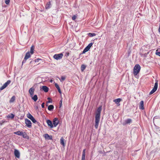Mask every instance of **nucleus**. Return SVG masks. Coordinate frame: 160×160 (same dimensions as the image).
Segmentation results:
<instances>
[{
  "label": "nucleus",
  "mask_w": 160,
  "mask_h": 160,
  "mask_svg": "<svg viewBox=\"0 0 160 160\" xmlns=\"http://www.w3.org/2000/svg\"><path fill=\"white\" fill-rule=\"evenodd\" d=\"M102 109V106L99 107L97 110L95 115V127L96 129L98 128L99 123L100 120V113Z\"/></svg>",
  "instance_id": "obj_1"
},
{
  "label": "nucleus",
  "mask_w": 160,
  "mask_h": 160,
  "mask_svg": "<svg viewBox=\"0 0 160 160\" xmlns=\"http://www.w3.org/2000/svg\"><path fill=\"white\" fill-rule=\"evenodd\" d=\"M140 66L138 64L135 65L133 68V74L134 76H136L140 71Z\"/></svg>",
  "instance_id": "obj_2"
},
{
  "label": "nucleus",
  "mask_w": 160,
  "mask_h": 160,
  "mask_svg": "<svg viewBox=\"0 0 160 160\" xmlns=\"http://www.w3.org/2000/svg\"><path fill=\"white\" fill-rule=\"evenodd\" d=\"M158 87V81H156V82L155 83L154 87L149 92V94L151 95L154 92H155L157 89Z\"/></svg>",
  "instance_id": "obj_3"
},
{
  "label": "nucleus",
  "mask_w": 160,
  "mask_h": 160,
  "mask_svg": "<svg viewBox=\"0 0 160 160\" xmlns=\"http://www.w3.org/2000/svg\"><path fill=\"white\" fill-rule=\"evenodd\" d=\"M31 55L30 54V53L29 52H28L26 53L25 57L24 58L23 60L22 61V65L23 63H25L28 59L31 57Z\"/></svg>",
  "instance_id": "obj_4"
},
{
  "label": "nucleus",
  "mask_w": 160,
  "mask_h": 160,
  "mask_svg": "<svg viewBox=\"0 0 160 160\" xmlns=\"http://www.w3.org/2000/svg\"><path fill=\"white\" fill-rule=\"evenodd\" d=\"M93 43H89L88 45L82 51V53H85L86 52H88L90 49Z\"/></svg>",
  "instance_id": "obj_5"
},
{
  "label": "nucleus",
  "mask_w": 160,
  "mask_h": 160,
  "mask_svg": "<svg viewBox=\"0 0 160 160\" xmlns=\"http://www.w3.org/2000/svg\"><path fill=\"white\" fill-rule=\"evenodd\" d=\"M63 56V54L62 53L58 54H55L53 56V58L55 59L58 60L61 59Z\"/></svg>",
  "instance_id": "obj_6"
},
{
  "label": "nucleus",
  "mask_w": 160,
  "mask_h": 160,
  "mask_svg": "<svg viewBox=\"0 0 160 160\" xmlns=\"http://www.w3.org/2000/svg\"><path fill=\"white\" fill-rule=\"evenodd\" d=\"M11 81L10 80H8L3 85L0 87V89L2 90L5 88L9 84H10Z\"/></svg>",
  "instance_id": "obj_7"
},
{
  "label": "nucleus",
  "mask_w": 160,
  "mask_h": 160,
  "mask_svg": "<svg viewBox=\"0 0 160 160\" xmlns=\"http://www.w3.org/2000/svg\"><path fill=\"white\" fill-rule=\"evenodd\" d=\"M25 124L28 128H30L32 127V123L31 121L28 119H25Z\"/></svg>",
  "instance_id": "obj_8"
},
{
  "label": "nucleus",
  "mask_w": 160,
  "mask_h": 160,
  "mask_svg": "<svg viewBox=\"0 0 160 160\" xmlns=\"http://www.w3.org/2000/svg\"><path fill=\"white\" fill-rule=\"evenodd\" d=\"M52 122L53 126L56 127L58 125L59 123V120H58V118H54L53 119Z\"/></svg>",
  "instance_id": "obj_9"
},
{
  "label": "nucleus",
  "mask_w": 160,
  "mask_h": 160,
  "mask_svg": "<svg viewBox=\"0 0 160 160\" xmlns=\"http://www.w3.org/2000/svg\"><path fill=\"white\" fill-rule=\"evenodd\" d=\"M122 99L120 98H118L113 100V101L117 105V106H119L120 105V102L122 101Z\"/></svg>",
  "instance_id": "obj_10"
},
{
  "label": "nucleus",
  "mask_w": 160,
  "mask_h": 160,
  "mask_svg": "<svg viewBox=\"0 0 160 160\" xmlns=\"http://www.w3.org/2000/svg\"><path fill=\"white\" fill-rule=\"evenodd\" d=\"M34 91L35 89L33 87H32L29 89V92L31 97H32L33 96Z\"/></svg>",
  "instance_id": "obj_11"
},
{
  "label": "nucleus",
  "mask_w": 160,
  "mask_h": 160,
  "mask_svg": "<svg viewBox=\"0 0 160 160\" xmlns=\"http://www.w3.org/2000/svg\"><path fill=\"white\" fill-rule=\"evenodd\" d=\"M14 154L15 156L18 158H19L20 157V154L18 150L15 149L14 151Z\"/></svg>",
  "instance_id": "obj_12"
},
{
  "label": "nucleus",
  "mask_w": 160,
  "mask_h": 160,
  "mask_svg": "<svg viewBox=\"0 0 160 160\" xmlns=\"http://www.w3.org/2000/svg\"><path fill=\"white\" fill-rule=\"evenodd\" d=\"M139 108L142 110H143L144 109V102L143 101H141L140 102L139 105Z\"/></svg>",
  "instance_id": "obj_13"
},
{
  "label": "nucleus",
  "mask_w": 160,
  "mask_h": 160,
  "mask_svg": "<svg viewBox=\"0 0 160 160\" xmlns=\"http://www.w3.org/2000/svg\"><path fill=\"white\" fill-rule=\"evenodd\" d=\"M47 123L49 126L50 127V128H52L53 127V125L52 122L49 120H48L46 121Z\"/></svg>",
  "instance_id": "obj_14"
},
{
  "label": "nucleus",
  "mask_w": 160,
  "mask_h": 160,
  "mask_svg": "<svg viewBox=\"0 0 160 160\" xmlns=\"http://www.w3.org/2000/svg\"><path fill=\"white\" fill-rule=\"evenodd\" d=\"M85 149L83 150L82 151V157L81 160H85Z\"/></svg>",
  "instance_id": "obj_15"
},
{
  "label": "nucleus",
  "mask_w": 160,
  "mask_h": 160,
  "mask_svg": "<svg viewBox=\"0 0 160 160\" xmlns=\"http://www.w3.org/2000/svg\"><path fill=\"white\" fill-rule=\"evenodd\" d=\"M42 89L45 92H47L48 91V87L45 86H43L42 87Z\"/></svg>",
  "instance_id": "obj_16"
},
{
  "label": "nucleus",
  "mask_w": 160,
  "mask_h": 160,
  "mask_svg": "<svg viewBox=\"0 0 160 160\" xmlns=\"http://www.w3.org/2000/svg\"><path fill=\"white\" fill-rule=\"evenodd\" d=\"M44 136L46 139H47L48 140H51L52 139V136H50L48 134H45Z\"/></svg>",
  "instance_id": "obj_17"
},
{
  "label": "nucleus",
  "mask_w": 160,
  "mask_h": 160,
  "mask_svg": "<svg viewBox=\"0 0 160 160\" xmlns=\"http://www.w3.org/2000/svg\"><path fill=\"white\" fill-rule=\"evenodd\" d=\"M21 136L25 138H28V136L25 132H23Z\"/></svg>",
  "instance_id": "obj_18"
},
{
  "label": "nucleus",
  "mask_w": 160,
  "mask_h": 160,
  "mask_svg": "<svg viewBox=\"0 0 160 160\" xmlns=\"http://www.w3.org/2000/svg\"><path fill=\"white\" fill-rule=\"evenodd\" d=\"M55 86L56 87V88L57 89L59 93H61V92L60 88L59 85H58V84L57 83H55Z\"/></svg>",
  "instance_id": "obj_19"
},
{
  "label": "nucleus",
  "mask_w": 160,
  "mask_h": 160,
  "mask_svg": "<svg viewBox=\"0 0 160 160\" xmlns=\"http://www.w3.org/2000/svg\"><path fill=\"white\" fill-rule=\"evenodd\" d=\"M54 108V106L52 105H49L48 107V109L50 111H52Z\"/></svg>",
  "instance_id": "obj_20"
},
{
  "label": "nucleus",
  "mask_w": 160,
  "mask_h": 160,
  "mask_svg": "<svg viewBox=\"0 0 160 160\" xmlns=\"http://www.w3.org/2000/svg\"><path fill=\"white\" fill-rule=\"evenodd\" d=\"M15 97L14 96H13L10 99L9 101V102L12 103L15 100Z\"/></svg>",
  "instance_id": "obj_21"
},
{
  "label": "nucleus",
  "mask_w": 160,
  "mask_h": 160,
  "mask_svg": "<svg viewBox=\"0 0 160 160\" xmlns=\"http://www.w3.org/2000/svg\"><path fill=\"white\" fill-rule=\"evenodd\" d=\"M22 132H22V131H18L17 132H14V133L15 134H16V135L21 136L22 134Z\"/></svg>",
  "instance_id": "obj_22"
},
{
  "label": "nucleus",
  "mask_w": 160,
  "mask_h": 160,
  "mask_svg": "<svg viewBox=\"0 0 160 160\" xmlns=\"http://www.w3.org/2000/svg\"><path fill=\"white\" fill-rule=\"evenodd\" d=\"M60 143L63 146H65V143L64 141V139L63 137H61L60 139Z\"/></svg>",
  "instance_id": "obj_23"
},
{
  "label": "nucleus",
  "mask_w": 160,
  "mask_h": 160,
  "mask_svg": "<svg viewBox=\"0 0 160 160\" xmlns=\"http://www.w3.org/2000/svg\"><path fill=\"white\" fill-rule=\"evenodd\" d=\"M14 116L15 115L14 114L12 113H11L7 116V117L9 118L13 119L14 117Z\"/></svg>",
  "instance_id": "obj_24"
},
{
  "label": "nucleus",
  "mask_w": 160,
  "mask_h": 160,
  "mask_svg": "<svg viewBox=\"0 0 160 160\" xmlns=\"http://www.w3.org/2000/svg\"><path fill=\"white\" fill-rule=\"evenodd\" d=\"M34 46H32L30 48V53L31 54H32L34 53Z\"/></svg>",
  "instance_id": "obj_25"
},
{
  "label": "nucleus",
  "mask_w": 160,
  "mask_h": 160,
  "mask_svg": "<svg viewBox=\"0 0 160 160\" xmlns=\"http://www.w3.org/2000/svg\"><path fill=\"white\" fill-rule=\"evenodd\" d=\"M86 66L84 64H82L81 66V71L83 72V71L85 69Z\"/></svg>",
  "instance_id": "obj_26"
},
{
  "label": "nucleus",
  "mask_w": 160,
  "mask_h": 160,
  "mask_svg": "<svg viewBox=\"0 0 160 160\" xmlns=\"http://www.w3.org/2000/svg\"><path fill=\"white\" fill-rule=\"evenodd\" d=\"M32 99H33L35 102L36 101L38 98L37 96L36 95H34L33 97L32 96Z\"/></svg>",
  "instance_id": "obj_27"
},
{
  "label": "nucleus",
  "mask_w": 160,
  "mask_h": 160,
  "mask_svg": "<svg viewBox=\"0 0 160 160\" xmlns=\"http://www.w3.org/2000/svg\"><path fill=\"white\" fill-rule=\"evenodd\" d=\"M51 5L50 2H48L46 5L45 6L46 8V9H49L50 8V6Z\"/></svg>",
  "instance_id": "obj_28"
},
{
  "label": "nucleus",
  "mask_w": 160,
  "mask_h": 160,
  "mask_svg": "<svg viewBox=\"0 0 160 160\" xmlns=\"http://www.w3.org/2000/svg\"><path fill=\"white\" fill-rule=\"evenodd\" d=\"M27 115L28 118L30 120H31L33 117L32 116L30 113H29Z\"/></svg>",
  "instance_id": "obj_29"
},
{
  "label": "nucleus",
  "mask_w": 160,
  "mask_h": 160,
  "mask_svg": "<svg viewBox=\"0 0 160 160\" xmlns=\"http://www.w3.org/2000/svg\"><path fill=\"white\" fill-rule=\"evenodd\" d=\"M132 122V120L131 119H128L126 121V123L127 124H128L131 123Z\"/></svg>",
  "instance_id": "obj_30"
},
{
  "label": "nucleus",
  "mask_w": 160,
  "mask_h": 160,
  "mask_svg": "<svg viewBox=\"0 0 160 160\" xmlns=\"http://www.w3.org/2000/svg\"><path fill=\"white\" fill-rule=\"evenodd\" d=\"M77 15H73L72 18V19L73 20H75L77 18Z\"/></svg>",
  "instance_id": "obj_31"
},
{
  "label": "nucleus",
  "mask_w": 160,
  "mask_h": 160,
  "mask_svg": "<svg viewBox=\"0 0 160 160\" xmlns=\"http://www.w3.org/2000/svg\"><path fill=\"white\" fill-rule=\"evenodd\" d=\"M31 120L34 123H36L37 122V121L34 118V117H33Z\"/></svg>",
  "instance_id": "obj_32"
},
{
  "label": "nucleus",
  "mask_w": 160,
  "mask_h": 160,
  "mask_svg": "<svg viewBox=\"0 0 160 160\" xmlns=\"http://www.w3.org/2000/svg\"><path fill=\"white\" fill-rule=\"evenodd\" d=\"M66 79V77L64 76H62L61 77V79L60 80L61 81H64Z\"/></svg>",
  "instance_id": "obj_33"
},
{
  "label": "nucleus",
  "mask_w": 160,
  "mask_h": 160,
  "mask_svg": "<svg viewBox=\"0 0 160 160\" xmlns=\"http://www.w3.org/2000/svg\"><path fill=\"white\" fill-rule=\"evenodd\" d=\"M89 35L91 37H93L95 36L96 35V34L95 33H89Z\"/></svg>",
  "instance_id": "obj_34"
},
{
  "label": "nucleus",
  "mask_w": 160,
  "mask_h": 160,
  "mask_svg": "<svg viewBox=\"0 0 160 160\" xmlns=\"http://www.w3.org/2000/svg\"><path fill=\"white\" fill-rule=\"evenodd\" d=\"M48 99L49 100V101L47 102V103H51L52 102V100L50 98H48Z\"/></svg>",
  "instance_id": "obj_35"
},
{
  "label": "nucleus",
  "mask_w": 160,
  "mask_h": 160,
  "mask_svg": "<svg viewBox=\"0 0 160 160\" xmlns=\"http://www.w3.org/2000/svg\"><path fill=\"white\" fill-rule=\"evenodd\" d=\"M42 59L39 58H37L34 61L35 62H39L40 60H41Z\"/></svg>",
  "instance_id": "obj_36"
},
{
  "label": "nucleus",
  "mask_w": 160,
  "mask_h": 160,
  "mask_svg": "<svg viewBox=\"0 0 160 160\" xmlns=\"http://www.w3.org/2000/svg\"><path fill=\"white\" fill-rule=\"evenodd\" d=\"M10 0H5V3L8 5V4L10 2Z\"/></svg>",
  "instance_id": "obj_37"
},
{
  "label": "nucleus",
  "mask_w": 160,
  "mask_h": 160,
  "mask_svg": "<svg viewBox=\"0 0 160 160\" xmlns=\"http://www.w3.org/2000/svg\"><path fill=\"white\" fill-rule=\"evenodd\" d=\"M41 106L42 108L44 107V103L43 102Z\"/></svg>",
  "instance_id": "obj_38"
},
{
  "label": "nucleus",
  "mask_w": 160,
  "mask_h": 160,
  "mask_svg": "<svg viewBox=\"0 0 160 160\" xmlns=\"http://www.w3.org/2000/svg\"><path fill=\"white\" fill-rule=\"evenodd\" d=\"M158 32L159 33H160V26L159 27V29H158Z\"/></svg>",
  "instance_id": "obj_39"
},
{
  "label": "nucleus",
  "mask_w": 160,
  "mask_h": 160,
  "mask_svg": "<svg viewBox=\"0 0 160 160\" xmlns=\"http://www.w3.org/2000/svg\"><path fill=\"white\" fill-rule=\"evenodd\" d=\"M52 80H50V82H52Z\"/></svg>",
  "instance_id": "obj_40"
},
{
  "label": "nucleus",
  "mask_w": 160,
  "mask_h": 160,
  "mask_svg": "<svg viewBox=\"0 0 160 160\" xmlns=\"http://www.w3.org/2000/svg\"><path fill=\"white\" fill-rule=\"evenodd\" d=\"M69 53H68V56L69 55Z\"/></svg>",
  "instance_id": "obj_41"
}]
</instances>
